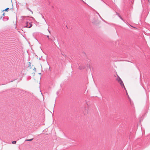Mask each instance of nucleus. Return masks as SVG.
<instances>
[{
  "mask_svg": "<svg viewBox=\"0 0 150 150\" xmlns=\"http://www.w3.org/2000/svg\"><path fill=\"white\" fill-rule=\"evenodd\" d=\"M117 78L116 79V80L117 81L119 82V83L120 84L121 86L124 88L125 89V90H126L124 86V83L122 81L121 78L119 77V76H118V75H117Z\"/></svg>",
  "mask_w": 150,
  "mask_h": 150,
  "instance_id": "f257e3e1",
  "label": "nucleus"
},
{
  "mask_svg": "<svg viewBox=\"0 0 150 150\" xmlns=\"http://www.w3.org/2000/svg\"><path fill=\"white\" fill-rule=\"evenodd\" d=\"M33 139H26V141H32L33 140Z\"/></svg>",
  "mask_w": 150,
  "mask_h": 150,
  "instance_id": "39448f33",
  "label": "nucleus"
},
{
  "mask_svg": "<svg viewBox=\"0 0 150 150\" xmlns=\"http://www.w3.org/2000/svg\"><path fill=\"white\" fill-rule=\"evenodd\" d=\"M16 142L15 141H13L12 142V143L13 144H16Z\"/></svg>",
  "mask_w": 150,
  "mask_h": 150,
  "instance_id": "423d86ee",
  "label": "nucleus"
},
{
  "mask_svg": "<svg viewBox=\"0 0 150 150\" xmlns=\"http://www.w3.org/2000/svg\"><path fill=\"white\" fill-rule=\"evenodd\" d=\"M37 33H33V35L34 37L35 38V36H36Z\"/></svg>",
  "mask_w": 150,
  "mask_h": 150,
  "instance_id": "20e7f679",
  "label": "nucleus"
},
{
  "mask_svg": "<svg viewBox=\"0 0 150 150\" xmlns=\"http://www.w3.org/2000/svg\"><path fill=\"white\" fill-rule=\"evenodd\" d=\"M31 12H32V13H33V12H32V11H31Z\"/></svg>",
  "mask_w": 150,
  "mask_h": 150,
  "instance_id": "9d476101",
  "label": "nucleus"
},
{
  "mask_svg": "<svg viewBox=\"0 0 150 150\" xmlns=\"http://www.w3.org/2000/svg\"><path fill=\"white\" fill-rule=\"evenodd\" d=\"M32 26V24L28 22H27L25 24V25H24L25 27H27L28 28H30Z\"/></svg>",
  "mask_w": 150,
  "mask_h": 150,
  "instance_id": "f03ea898",
  "label": "nucleus"
},
{
  "mask_svg": "<svg viewBox=\"0 0 150 150\" xmlns=\"http://www.w3.org/2000/svg\"><path fill=\"white\" fill-rule=\"evenodd\" d=\"M28 16H22V19H26L27 20L28 18Z\"/></svg>",
  "mask_w": 150,
  "mask_h": 150,
  "instance_id": "7ed1b4c3",
  "label": "nucleus"
},
{
  "mask_svg": "<svg viewBox=\"0 0 150 150\" xmlns=\"http://www.w3.org/2000/svg\"><path fill=\"white\" fill-rule=\"evenodd\" d=\"M47 37L48 38H49V36H48V35L47 36Z\"/></svg>",
  "mask_w": 150,
  "mask_h": 150,
  "instance_id": "1a4fd4ad",
  "label": "nucleus"
},
{
  "mask_svg": "<svg viewBox=\"0 0 150 150\" xmlns=\"http://www.w3.org/2000/svg\"><path fill=\"white\" fill-rule=\"evenodd\" d=\"M34 70L35 71H36V69L35 68H34Z\"/></svg>",
  "mask_w": 150,
  "mask_h": 150,
  "instance_id": "6e6552de",
  "label": "nucleus"
},
{
  "mask_svg": "<svg viewBox=\"0 0 150 150\" xmlns=\"http://www.w3.org/2000/svg\"><path fill=\"white\" fill-rule=\"evenodd\" d=\"M149 1V0H148Z\"/></svg>",
  "mask_w": 150,
  "mask_h": 150,
  "instance_id": "9b49d317",
  "label": "nucleus"
},
{
  "mask_svg": "<svg viewBox=\"0 0 150 150\" xmlns=\"http://www.w3.org/2000/svg\"><path fill=\"white\" fill-rule=\"evenodd\" d=\"M9 9V8H7L5 10L6 11H7V10L8 9Z\"/></svg>",
  "mask_w": 150,
  "mask_h": 150,
  "instance_id": "0eeeda50",
  "label": "nucleus"
}]
</instances>
